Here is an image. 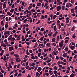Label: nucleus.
I'll return each mask as SVG.
<instances>
[{
    "label": "nucleus",
    "mask_w": 77,
    "mask_h": 77,
    "mask_svg": "<svg viewBox=\"0 0 77 77\" xmlns=\"http://www.w3.org/2000/svg\"><path fill=\"white\" fill-rule=\"evenodd\" d=\"M27 19H25L23 21L24 23H26V22H27Z\"/></svg>",
    "instance_id": "c756f323"
},
{
    "label": "nucleus",
    "mask_w": 77,
    "mask_h": 77,
    "mask_svg": "<svg viewBox=\"0 0 77 77\" xmlns=\"http://www.w3.org/2000/svg\"><path fill=\"white\" fill-rule=\"evenodd\" d=\"M39 73H38V72H37L36 73V77H38V75H39Z\"/></svg>",
    "instance_id": "c85d7f7f"
},
{
    "label": "nucleus",
    "mask_w": 77,
    "mask_h": 77,
    "mask_svg": "<svg viewBox=\"0 0 77 77\" xmlns=\"http://www.w3.org/2000/svg\"><path fill=\"white\" fill-rule=\"evenodd\" d=\"M44 18H44V16H42L41 19H42V20H43V19H44Z\"/></svg>",
    "instance_id": "bf43d9fd"
},
{
    "label": "nucleus",
    "mask_w": 77,
    "mask_h": 77,
    "mask_svg": "<svg viewBox=\"0 0 77 77\" xmlns=\"http://www.w3.org/2000/svg\"><path fill=\"white\" fill-rule=\"evenodd\" d=\"M14 56L15 57H19V55L17 54H14Z\"/></svg>",
    "instance_id": "6e6552de"
},
{
    "label": "nucleus",
    "mask_w": 77,
    "mask_h": 77,
    "mask_svg": "<svg viewBox=\"0 0 77 77\" xmlns=\"http://www.w3.org/2000/svg\"><path fill=\"white\" fill-rule=\"evenodd\" d=\"M55 39H56V38H52V42H56V41H55Z\"/></svg>",
    "instance_id": "dca6fc26"
},
{
    "label": "nucleus",
    "mask_w": 77,
    "mask_h": 77,
    "mask_svg": "<svg viewBox=\"0 0 77 77\" xmlns=\"http://www.w3.org/2000/svg\"><path fill=\"white\" fill-rule=\"evenodd\" d=\"M54 69H55V70H57V67L56 66H55L54 67Z\"/></svg>",
    "instance_id": "e433bc0d"
},
{
    "label": "nucleus",
    "mask_w": 77,
    "mask_h": 77,
    "mask_svg": "<svg viewBox=\"0 0 77 77\" xmlns=\"http://www.w3.org/2000/svg\"><path fill=\"white\" fill-rule=\"evenodd\" d=\"M9 26V25H8V24H5V28H7L8 27V26Z\"/></svg>",
    "instance_id": "4be33fe9"
},
{
    "label": "nucleus",
    "mask_w": 77,
    "mask_h": 77,
    "mask_svg": "<svg viewBox=\"0 0 77 77\" xmlns=\"http://www.w3.org/2000/svg\"><path fill=\"white\" fill-rule=\"evenodd\" d=\"M41 3H38L37 5V6H41Z\"/></svg>",
    "instance_id": "f3484780"
},
{
    "label": "nucleus",
    "mask_w": 77,
    "mask_h": 77,
    "mask_svg": "<svg viewBox=\"0 0 77 77\" xmlns=\"http://www.w3.org/2000/svg\"><path fill=\"white\" fill-rule=\"evenodd\" d=\"M58 63H57L58 65H60V64H61V62L60 61H58Z\"/></svg>",
    "instance_id": "13d9d810"
},
{
    "label": "nucleus",
    "mask_w": 77,
    "mask_h": 77,
    "mask_svg": "<svg viewBox=\"0 0 77 77\" xmlns=\"http://www.w3.org/2000/svg\"><path fill=\"white\" fill-rule=\"evenodd\" d=\"M44 36L40 38L39 39L40 41H43V39H44Z\"/></svg>",
    "instance_id": "4468645a"
},
{
    "label": "nucleus",
    "mask_w": 77,
    "mask_h": 77,
    "mask_svg": "<svg viewBox=\"0 0 77 77\" xmlns=\"http://www.w3.org/2000/svg\"><path fill=\"white\" fill-rule=\"evenodd\" d=\"M18 47H22V45L21 44H19Z\"/></svg>",
    "instance_id": "3c124183"
},
{
    "label": "nucleus",
    "mask_w": 77,
    "mask_h": 77,
    "mask_svg": "<svg viewBox=\"0 0 77 77\" xmlns=\"http://www.w3.org/2000/svg\"><path fill=\"white\" fill-rule=\"evenodd\" d=\"M58 19L60 20H63V19H65V17H63L61 18L58 17Z\"/></svg>",
    "instance_id": "423d86ee"
},
{
    "label": "nucleus",
    "mask_w": 77,
    "mask_h": 77,
    "mask_svg": "<svg viewBox=\"0 0 77 77\" xmlns=\"http://www.w3.org/2000/svg\"><path fill=\"white\" fill-rule=\"evenodd\" d=\"M53 53L54 55H57V54L56 53V52H55V51H53Z\"/></svg>",
    "instance_id": "49530a36"
},
{
    "label": "nucleus",
    "mask_w": 77,
    "mask_h": 77,
    "mask_svg": "<svg viewBox=\"0 0 77 77\" xmlns=\"http://www.w3.org/2000/svg\"><path fill=\"white\" fill-rule=\"evenodd\" d=\"M59 47H60V48H62V47H63V44H60V43H59Z\"/></svg>",
    "instance_id": "0eeeda50"
},
{
    "label": "nucleus",
    "mask_w": 77,
    "mask_h": 77,
    "mask_svg": "<svg viewBox=\"0 0 77 77\" xmlns=\"http://www.w3.org/2000/svg\"><path fill=\"white\" fill-rule=\"evenodd\" d=\"M65 39H69V38L68 37H66L65 38Z\"/></svg>",
    "instance_id": "338daca9"
},
{
    "label": "nucleus",
    "mask_w": 77,
    "mask_h": 77,
    "mask_svg": "<svg viewBox=\"0 0 77 77\" xmlns=\"http://www.w3.org/2000/svg\"><path fill=\"white\" fill-rule=\"evenodd\" d=\"M61 9L63 11H64L65 10V6L64 5L62 6Z\"/></svg>",
    "instance_id": "2eb2a0df"
},
{
    "label": "nucleus",
    "mask_w": 77,
    "mask_h": 77,
    "mask_svg": "<svg viewBox=\"0 0 77 77\" xmlns=\"http://www.w3.org/2000/svg\"><path fill=\"white\" fill-rule=\"evenodd\" d=\"M40 20L38 21L37 23H36V24H38L39 23H40Z\"/></svg>",
    "instance_id": "864d4df0"
},
{
    "label": "nucleus",
    "mask_w": 77,
    "mask_h": 77,
    "mask_svg": "<svg viewBox=\"0 0 77 77\" xmlns=\"http://www.w3.org/2000/svg\"><path fill=\"white\" fill-rule=\"evenodd\" d=\"M75 34H74L72 36V38H73V39H74L75 37H76V36L75 35Z\"/></svg>",
    "instance_id": "393cba45"
},
{
    "label": "nucleus",
    "mask_w": 77,
    "mask_h": 77,
    "mask_svg": "<svg viewBox=\"0 0 77 77\" xmlns=\"http://www.w3.org/2000/svg\"><path fill=\"white\" fill-rule=\"evenodd\" d=\"M14 8L12 9L10 11V12H11L12 13H13L14 12Z\"/></svg>",
    "instance_id": "6ab92c4d"
},
{
    "label": "nucleus",
    "mask_w": 77,
    "mask_h": 77,
    "mask_svg": "<svg viewBox=\"0 0 77 77\" xmlns=\"http://www.w3.org/2000/svg\"><path fill=\"white\" fill-rule=\"evenodd\" d=\"M47 23H48V24H50V23H53V21H48L47 22Z\"/></svg>",
    "instance_id": "79ce46f5"
},
{
    "label": "nucleus",
    "mask_w": 77,
    "mask_h": 77,
    "mask_svg": "<svg viewBox=\"0 0 77 77\" xmlns=\"http://www.w3.org/2000/svg\"><path fill=\"white\" fill-rule=\"evenodd\" d=\"M41 50H42L41 49H39V48H38V52H39V53H41Z\"/></svg>",
    "instance_id": "8fccbe9b"
},
{
    "label": "nucleus",
    "mask_w": 77,
    "mask_h": 77,
    "mask_svg": "<svg viewBox=\"0 0 77 77\" xmlns=\"http://www.w3.org/2000/svg\"><path fill=\"white\" fill-rule=\"evenodd\" d=\"M57 25H58V26H59V29H60L61 28V25H60V24H57Z\"/></svg>",
    "instance_id": "a878e982"
},
{
    "label": "nucleus",
    "mask_w": 77,
    "mask_h": 77,
    "mask_svg": "<svg viewBox=\"0 0 77 77\" xmlns=\"http://www.w3.org/2000/svg\"><path fill=\"white\" fill-rule=\"evenodd\" d=\"M19 11H22V10H21V7L20 6L19 7V9H18Z\"/></svg>",
    "instance_id": "c9c22d12"
},
{
    "label": "nucleus",
    "mask_w": 77,
    "mask_h": 77,
    "mask_svg": "<svg viewBox=\"0 0 77 77\" xmlns=\"http://www.w3.org/2000/svg\"><path fill=\"white\" fill-rule=\"evenodd\" d=\"M26 18V17L25 16H24L23 18H22V20H24L25 18Z\"/></svg>",
    "instance_id": "4c0bfd02"
},
{
    "label": "nucleus",
    "mask_w": 77,
    "mask_h": 77,
    "mask_svg": "<svg viewBox=\"0 0 77 77\" xmlns=\"http://www.w3.org/2000/svg\"><path fill=\"white\" fill-rule=\"evenodd\" d=\"M56 17H57V16H56V15H54L53 16V19L55 20V18H56Z\"/></svg>",
    "instance_id": "412c9836"
},
{
    "label": "nucleus",
    "mask_w": 77,
    "mask_h": 77,
    "mask_svg": "<svg viewBox=\"0 0 77 77\" xmlns=\"http://www.w3.org/2000/svg\"><path fill=\"white\" fill-rule=\"evenodd\" d=\"M29 52L30 53H32L33 52V51H32V50H30L29 51Z\"/></svg>",
    "instance_id": "0e129e2a"
},
{
    "label": "nucleus",
    "mask_w": 77,
    "mask_h": 77,
    "mask_svg": "<svg viewBox=\"0 0 77 77\" xmlns=\"http://www.w3.org/2000/svg\"><path fill=\"white\" fill-rule=\"evenodd\" d=\"M76 57H77V55H75L74 57V59H76Z\"/></svg>",
    "instance_id": "e2e57ef3"
},
{
    "label": "nucleus",
    "mask_w": 77,
    "mask_h": 77,
    "mask_svg": "<svg viewBox=\"0 0 77 77\" xmlns=\"http://www.w3.org/2000/svg\"><path fill=\"white\" fill-rule=\"evenodd\" d=\"M5 20L6 21H9V17H7L5 18Z\"/></svg>",
    "instance_id": "aec40b11"
},
{
    "label": "nucleus",
    "mask_w": 77,
    "mask_h": 77,
    "mask_svg": "<svg viewBox=\"0 0 77 77\" xmlns=\"http://www.w3.org/2000/svg\"><path fill=\"white\" fill-rule=\"evenodd\" d=\"M53 15L51 14L50 15V17L51 18V20H53Z\"/></svg>",
    "instance_id": "a19ab883"
},
{
    "label": "nucleus",
    "mask_w": 77,
    "mask_h": 77,
    "mask_svg": "<svg viewBox=\"0 0 77 77\" xmlns=\"http://www.w3.org/2000/svg\"><path fill=\"white\" fill-rule=\"evenodd\" d=\"M77 9V6H76L74 8L75 11H76Z\"/></svg>",
    "instance_id": "774afa93"
},
{
    "label": "nucleus",
    "mask_w": 77,
    "mask_h": 77,
    "mask_svg": "<svg viewBox=\"0 0 77 77\" xmlns=\"http://www.w3.org/2000/svg\"><path fill=\"white\" fill-rule=\"evenodd\" d=\"M75 48V46H74L72 45H71V49L72 50H74V48Z\"/></svg>",
    "instance_id": "9d476101"
},
{
    "label": "nucleus",
    "mask_w": 77,
    "mask_h": 77,
    "mask_svg": "<svg viewBox=\"0 0 77 77\" xmlns=\"http://www.w3.org/2000/svg\"><path fill=\"white\" fill-rule=\"evenodd\" d=\"M35 65V63H33L31 64V66H34Z\"/></svg>",
    "instance_id": "5fc2aeb1"
},
{
    "label": "nucleus",
    "mask_w": 77,
    "mask_h": 77,
    "mask_svg": "<svg viewBox=\"0 0 77 77\" xmlns=\"http://www.w3.org/2000/svg\"><path fill=\"white\" fill-rule=\"evenodd\" d=\"M53 34V32H51L49 34H48L49 36L50 37L51 36V34Z\"/></svg>",
    "instance_id": "a211bd4d"
},
{
    "label": "nucleus",
    "mask_w": 77,
    "mask_h": 77,
    "mask_svg": "<svg viewBox=\"0 0 77 77\" xmlns=\"http://www.w3.org/2000/svg\"><path fill=\"white\" fill-rule=\"evenodd\" d=\"M74 53H75V54H76L77 53V51H76V50H74Z\"/></svg>",
    "instance_id": "69168bd1"
},
{
    "label": "nucleus",
    "mask_w": 77,
    "mask_h": 77,
    "mask_svg": "<svg viewBox=\"0 0 77 77\" xmlns=\"http://www.w3.org/2000/svg\"><path fill=\"white\" fill-rule=\"evenodd\" d=\"M46 45L48 47H50V45H51V44L48 43L46 44Z\"/></svg>",
    "instance_id": "f8f14e48"
},
{
    "label": "nucleus",
    "mask_w": 77,
    "mask_h": 77,
    "mask_svg": "<svg viewBox=\"0 0 77 77\" xmlns=\"http://www.w3.org/2000/svg\"><path fill=\"white\" fill-rule=\"evenodd\" d=\"M44 28H42L40 29V30L42 31V32H43L44 31Z\"/></svg>",
    "instance_id": "37998d69"
},
{
    "label": "nucleus",
    "mask_w": 77,
    "mask_h": 77,
    "mask_svg": "<svg viewBox=\"0 0 77 77\" xmlns=\"http://www.w3.org/2000/svg\"><path fill=\"white\" fill-rule=\"evenodd\" d=\"M11 14V13L9 12H7V15H9Z\"/></svg>",
    "instance_id": "680f3d73"
},
{
    "label": "nucleus",
    "mask_w": 77,
    "mask_h": 77,
    "mask_svg": "<svg viewBox=\"0 0 77 77\" xmlns=\"http://www.w3.org/2000/svg\"><path fill=\"white\" fill-rule=\"evenodd\" d=\"M74 29H75V26L72 27V28L71 29V30L72 31H74Z\"/></svg>",
    "instance_id": "72a5a7b5"
},
{
    "label": "nucleus",
    "mask_w": 77,
    "mask_h": 77,
    "mask_svg": "<svg viewBox=\"0 0 77 77\" xmlns=\"http://www.w3.org/2000/svg\"><path fill=\"white\" fill-rule=\"evenodd\" d=\"M74 75H75V74L72 73L69 76L70 77H74Z\"/></svg>",
    "instance_id": "1a4fd4ad"
},
{
    "label": "nucleus",
    "mask_w": 77,
    "mask_h": 77,
    "mask_svg": "<svg viewBox=\"0 0 77 77\" xmlns=\"http://www.w3.org/2000/svg\"><path fill=\"white\" fill-rule=\"evenodd\" d=\"M10 33V32H9V31H5V32L4 33V35H8V34H9Z\"/></svg>",
    "instance_id": "20e7f679"
},
{
    "label": "nucleus",
    "mask_w": 77,
    "mask_h": 77,
    "mask_svg": "<svg viewBox=\"0 0 77 77\" xmlns=\"http://www.w3.org/2000/svg\"><path fill=\"white\" fill-rule=\"evenodd\" d=\"M10 38H11V39H12V35H11L10 36H9Z\"/></svg>",
    "instance_id": "603ef678"
},
{
    "label": "nucleus",
    "mask_w": 77,
    "mask_h": 77,
    "mask_svg": "<svg viewBox=\"0 0 77 77\" xmlns=\"http://www.w3.org/2000/svg\"><path fill=\"white\" fill-rule=\"evenodd\" d=\"M31 41L33 42H36V40H32Z\"/></svg>",
    "instance_id": "6e6d98bb"
},
{
    "label": "nucleus",
    "mask_w": 77,
    "mask_h": 77,
    "mask_svg": "<svg viewBox=\"0 0 77 77\" xmlns=\"http://www.w3.org/2000/svg\"><path fill=\"white\" fill-rule=\"evenodd\" d=\"M6 57L5 56L4 57L3 60L4 61L6 60Z\"/></svg>",
    "instance_id": "7c9ffc66"
},
{
    "label": "nucleus",
    "mask_w": 77,
    "mask_h": 77,
    "mask_svg": "<svg viewBox=\"0 0 77 77\" xmlns=\"http://www.w3.org/2000/svg\"><path fill=\"white\" fill-rule=\"evenodd\" d=\"M41 53H39L38 55V57H40V56H41Z\"/></svg>",
    "instance_id": "de8ad7c7"
},
{
    "label": "nucleus",
    "mask_w": 77,
    "mask_h": 77,
    "mask_svg": "<svg viewBox=\"0 0 77 77\" xmlns=\"http://www.w3.org/2000/svg\"><path fill=\"white\" fill-rule=\"evenodd\" d=\"M3 6V9H5V8H6V4L5 3L4 4Z\"/></svg>",
    "instance_id": "9b49d317"
},
{
    "label": "nucleus",
    "mask_w": 77,
    "mask_h": 77,
    "mask_svg": "<svg viewBox=\"0 0 77 77\" xmlns=\"http://www.w3.org/2000/svg\"><path fill=\"white\" fill-rule=\"evenodd\" d=\"M71 44L72 45H74V46H75V44L73 42H72Z\"/></svg>",
    "instance_id": "ea45409f"
},
{
    "label": "nucleus",
    "mask_w": 77,
    "mask_h": 77,
    "mask_svg": "<svg viewBox=\"0 0 77 77\" xmlns=\"http://www.w3.org/2000/svg\"><path fill=\"white\" fill-rule=\"evenodd\" d=\"M72 22H73V23H77V20H73Z\"/></svg>",
    "instance_id": "cd10ccee"
},
{
    "label": "nucleus",
    "mask_w": 77,
    "mask_h": 77,
    "mask_svg": "<svg viewBox=\"0 0 77 77\" xmlns=\"http://www.w3.org/2000/svg\"><path fill=\"white\" fill-rule=\"evenodd\" d=\"M64 50L66 51H68V48L67 47L65 48Z\"/></svg>",
    "instance_id": "5701e85b"
},
{
    "label": "nucleus",
    "mask_w": 77,
    "mask_h": 77,
    "mask_svg": "<svg viewBox=\"0 0 77 77\" xmlns=\"http://www.w3.org/2000/svg\"><path fill=\"white\" fill-rule=\"evenodd\" d=\"M57 71L56 70H54V73L55 74H57Z\"/></svg>",
    "instance_id": "c03bdc74"
},
{
    "label": "nucleus",
    "mask_w": 77,
    "mask_h": 77,
    "mask_svg": "<svg viewBox=\"0 0 77 77\" xmlns=\"http://www.w3.org/2000/svg\"><path fill=\"white\" fill-rule=\"evenodd\" d=\"M51 61V59L49 60H48L46 61V62H47V63H49V62H50Z\"/></svg>",
    "instance_id": "2f4dec72"
},
{
    "label": "nucleus",
    "mask_w": 77,
    "mask_h": 77,
    "mask_svg": "<svg viewBox=\"0 0 77 77\" xmlns=\"http://www.w3.org/2000/svg\"><path fill=\"white\" fill-rule=\"evenodd\" d=\"M31 58L32 59H35V56H33L32 57H31Z\"/></svg>",
    "instance_id": "f704fd0d"
},
{
    "label": "nucleus",
    "mask_w": 77,
    "mask_h": 77,
    "mask_svg": "<svg viewBox=\"0 0 77 77\" xmlns=\"http://www.w3.org/2000/svg\"><path fill=\"white\" fill-rule=\"evenodd\" d=\"M57 11H60V10L61 9V6L60 5L58 6L57 7Z\"/></svg>",
    "instance_id": "f03ea898"
},
{
    "label": "nucleus",
    "mask_w": 77,
    "mask_h": 77,
    "mask_svg": "<svg viewBox=\"0 0 77 77\" xmlns=\"http://www.w3.org/2000/svg\"><path fill=\"white\" fill-rule=\"evenodd\" d=\"M54 31H56L57 30V28H56V26H54Z\"/></svg>",
    "instance_id": "ddd939ff"
},
{
    "label": "nucleus",
    "mask_w": 77,
    "mask_h": 77,
    "mask_svg": "<svg viewBox=\"0 0 77 77\" xmlns=\"http://www.w3.org/2000/svg\"><path fill=\"white\" fill-rule=\"evenodd\" d=\"M68 55V54L67 53H64L63 54V56L64 57H65Z\"/></svg>",
    "instance_id": "7ed1b4c3"
},
{
    "label": "nucleus",
    "mask_w": 77,
    "mask_h": 77,
    "mask_svg": "<svg viewBox=\"0 0 77 77\" xmlns=\"http://www.w3.org/2000/svg\"><path fill=\"white\" fill-rule=\"evenodd\" d=\"M30 30H29V31H27V32H26V33H27V34H30Z\"/></svg>",
    "instance_id": "a18cd8bd"
},
{
    "label": "nucleus",
    "mask_w": 77,
    "mask_h": 77,
    "mask_svg": "<svg viewBox=\"0 0 77 77\" xmlns=\"http://www.w3.org/2000/svg\"><path fill=\"white\" fill-rule=\"evenodd\" d=\"M72 6V4H71V3L69 2L68 3H67L66 5V7H67V8H69V7H71Z\"/></svg>",
    "instance_id": "f257e3e1"
},
{
    "label": "nucleus",
    "mask_w": 77,
    "mask_h": 77,
    "mask_svg": "<svg viewBox=\"0 0 77 77\" xmlns=\"http://www.w3.org/2000/svg\"><path fill=\"white\" fill-rule=\"evenodd\" d=\"M9 51H12V50H14V48H13V47H9Z\"/></svg>",
    "instance_id": "39448f33"
},
{
    "label": "nucleus",
    "mask_w": 77,
    "mask_h": 77,
    "mask_svg": "<svg viewBox=\"0 0 77 77\" xmlns=\"http://www.w3.org/2000/svg\"><path fill=\"white\" fill-rule=\"evenodd\" d=\"M57 41H59V39H60V38H59V36L58 35L57 36Z\"/></svg>",
    "instance_id": "b1692460"
},
{
    "label": "nucleus",
    "mask_w": 77,
    "mask_h": 77,
    "mask_svg": "<svg viewBox=\"0 0 77 77\" xmlns=\"http://www.w3.org/2000/svg\"><path fill=\"white\" fill-rule=\"evenodd\" d=\"M71 12L72 13H74V8H72L71 9Z\"/></svg>",
    "instance_id": "bb28decb"
},
{
    "label": "nucleus",
    "mask_w": 77,
    "mask_h": 77,
    "mask_svg": "<svg viewBox=\"0 0 77 77\" xmlns=\"http://www.w3.org/2000/svg\"><path fill=\"white\" fill-rule=\"evenodd\" d=\"M20 64L18 65L17 66V68H20Z\"/></svg>",
    "instance_id": "052dcab7"
},
{
    "label": "nucleus",
    "mask_w": 77,
    "mask_h": 77,
    "mask_svg": "<svg viewBox=\"0 0 77 77\" xmlns=\"http://www.w3.org/2000/svg\"><path fill=\"white\" fill-rule=\"evenodd\" d=\"M41 69H42V68L41 67H39L38 69H37V70H38L39 71H41Z\"/></svg>",
    "instance_id": "473e14b6"
},
{
    "label": "nucleus",
    "mask_w": 77,
    "mask_h": 77,
    "mask_svg": "<svg viewBox=\"0 0 77 77\" xmlns=\"http://www.w3.org/2000/svg\"><path fill=\"white\" fill-rule=\"evenodd\" d=\"M69 22V20H66V24H68V23Z\"/></svg>",
    "instance_id": "58836bf2"
},
{
    "label": "nucleus",
    "mask_w": 77,
    "mask_h": 77,
    "mask_svg": "<svg viewBox=\"0 0 77 77\" xmlns=\"http://www.w3.org/2000/svg\"><path fill=\"white\" fill-rule=\"evenodd\" d=\"M60 43V44H63V40H62L61 41V42Z\"/></svg>",
    "instance_id": "4d7b16f0"
},
{
    "label": "nucleus",
    "mask_w": 77,
    "mask_h": 77,
    "mask_svg": "<svg viewBox=\"0 0 77 77\" xmlns=\"http://www.w3.org/2000/svg\"><path fill=\"white\" fill-rule=\"evenodd\" d=\"M68 42V40H66L65 41V43L66 44H67Z\"/></svg>",
    "instance_id": "09e8293b"
}]
</instances>
